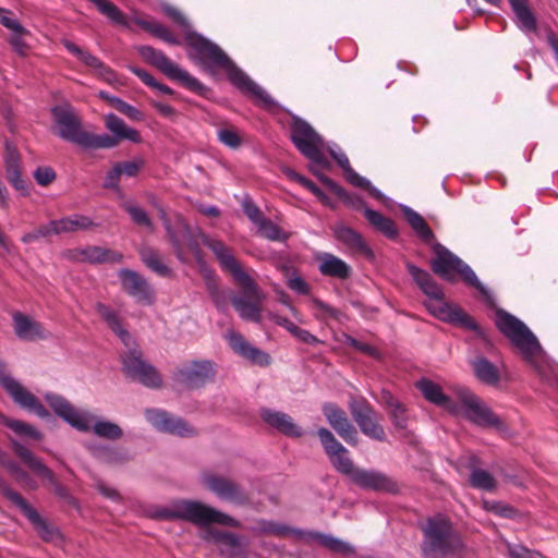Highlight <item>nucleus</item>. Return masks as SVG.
I'll return each mask as SVG.
<instances>
[{"label":"nucleus","mask_w":558,"mask_h":558,"mask_svg":"<svg viewBox=\"0 0 558 558\" xmlns=\"http://www.w3.org/2000/svg\"><path fill=\"white\" fill-rule=\"evenodd\" d=\"M495 324L498 330L519 350L524 361L541 374L545 363V353L527 326L502 310L496 312Z\"/></svg>","instance_id":"nucleus-4"},{"label":"nucleus","mask_w":558,"mask_h":558,"mask_svg":"<svg viewBox=\"0 0 558 558\" xmlns=\"http://www.w3.org/2000/svg\"><path fill=\"white\" fill-rule=\"evenodd\" d=\"M145 417L159 432L181 437H190L196 434L195 428L187 422L162 410L147 409Z\"/></svg>","instance_id":"nucleus-15"},{"label":"nucleus","mask_w":558,"mask_h":558,"mask_svg":"<svg viewBox=\"0 0 558 558\" xmlns=\"http://www.w3.org/2000/svg\"><path fill=\"white\" fill-rule=\"evenodd\" d=\"M364 214L368 222L374 228H376L377 230H379L389 238H395L397 235V229L391 219L383 216L379 211L369 208H366Z\"/></svg>","instance_id":"nucleus-42"},{"label":"nucleus","mask_w":558,"mask_h":558,"mask_svg":"<svg viewBox=\"0 0 558 558\" xmlns=\"http://www.w3.org/2000/svg\"><path fill=\"white\" fill-rule=\"evenodd\" d=\"M158 210H159V216H160L161 220L163 221V225H165V227H166V229H167V232H168V234H169V235H170V238H171V241H172V244H173V246H174V248H175V252H177L178 257H179L181 260H185V255H186L187 253H191V254H193L195 257H198V255H199V248H198V245H197L194 241L190 240V241H189V243H187L186 248H184V247L180 244V242H179V240L175 238V235L172 233L171 228H170V223H169V219H168V217H167V215H166L165 209H163L162 207H159V208H158Z\"/></svg>","instance_id":"nucleus-38"},{"label":"nucleus","mask_w":558,"mask_h":558,"mask_svg":"<svg viewBox=\"0 0 558 558\" xmlns=\"http://www.w3.org/2000/svg\"><path fill=\"white\" fill-rule=\"evenodd\" d=\"M319 260V271L324 276L347 279L351 275V267L344 260L330 253L322 254Z\"/></svg>","instance_id":"nucleus-35"},{"label":"nucleus","mask_w":558,"mask_h":558,"mask_svg":"<svg viewBox=\"0 0 558 558\" xmlns=\"http://www.w3.org/2000/svg\"><path fill=\"white\" fill-rule=\"evenodd\" d=\"M143 58L158 68L168 77L180 82L187 89L204 94L206 87L189 72L181 69L177 63L171 61L163 52L151 47L145 46L140 49Z\"/></svg>","instance_id":"nucleus-11"},{"label":"nucleus","mask_w":558,"mask_h":558,"mask_svg":"<svg viewBox=\"0 0 558 558\" xmlns=\"http://www.w3.org/2000/svg\"><path fill=\"white\" fill-rule=\"evenodd\" d=\"M333 231L336 239L341 242L350 253L371 255V250L366 242L355 230L347 226H338Z\"/></svg>","instance_id":"nucleus-34"},{"label":"nucleus","mask_w":558,"mask_h":558,"mask_svg":"<svg viewBox=\"0 0 558 558\" xmlns=\"http://www.w3.org/2000/svg\"><path fill=\"white\" fill-rule=\"evenodd\" d=\"M298 534L306 535L308 539H313L333 551L345 553V551L351 550V547L349 544H347L338 538H335L330 535H326V534L318 533V532H308V533L298 532Z\"/></svg>","instance_id":"nucleus-45"},{"label":"nucleus","mask_w":558,"mask_h":558,"mask_svg":"<svg viewBox=\"0 0 558 558\" xmlns=\"http://www.w3.org/2000/svg\"><path fill=\"white\" fill-rule=\"evenodd\" d=\"M0 23L11 32H22L23 25L8 10L0 9Z\"/></svg>","instance_id":"nucleus-59"},{"label":"nucleus","mask_w":558,"mask_h":558,"mask_svg":"<svg viewBox=\"0 0 558 558\" xmlns=\"http://www.w3.org/2000/svg\"><path fill=\"white\" fill-rule=\"evenodd\" d=\"M64 257L73 262L120 263L123 258L119 252L110 251L100 246H86L81 248L68 250L63 253Z\"/></svg>","instance_id":"nucleus-26"},{"label":"nucleus","mask_w":558,"mask_h":558,"mask_svg":"<svg viewBox=\"0 0 558 558\" xmlns=\"http://www.w3.org/2000/svg\"><path fill=\"white\" fill-rule=\"evenodd\" d=\"M97 313L106 320L108 326L122 339L125 344L131 340L130 335L122 328L117 314L102 303L96 305Z\"/></svg>","instance_id":"nucleus-41"},{"label":"nucleus","mask_w":558,"mask_h":558,"mask_svg":"<svg viewBox=\"0 0 558 558\" xmlns=\"http://www.w3.org/2000/svg\"><path fill=\"white\" fill-rule=\"evenodd\" d=\"M156 517L168 520H184L196 525L217 523L225 526L239 527L240 522L234 518L199 501L177 500L156 511Z\"/></svg>","instance_id":"nucleus-8"},{"label":"nucleus","mask_w":558,"mask_h":558,"mask_svg":"<svg viewBox=\"0 0 558 558\" xmlns=\"http://www.w3.org/2000/svg\"><path fill=\"white\" fill-rule=\"evenodd\" d=\"M13 327L15 335L22 340L35 341L47 336L38 322L21 313L13 315Z\"/></svg>","instance_id":"nucleus-33"},{"label":"nucleus","mask_w":558,"mask_h":558,"mask_svg":"<svg viewBox=\"0 0 558 558\" xmlns=\"http://www.w3.org/2000/svg\"><path fill=\"white\" fill-rule=\"evenodd\" d=\"M121 177H122V174L120 172V168H118V166L116 163L111 168V170L108 171L105 182H104V187L118 191L119 190V181H120Z\"/></svg>","instance_id":"nucleus-61"},{"label":"nucleus","mask_w":558,"mask_h":558,"mask_svg":"<svg viewBox=\"0 0 558 558\" xmlns=\"http://www.w3.org/2000/svg\"><path fill=\"white\" fill-rule=\"evenodd\" d=\"M34 178L39 185L46 186L56 179V173L50 167H39L35 170Z\"/></svg>","instance_id":"nucleus-57"},{"label":"nucleus","mask_w":558,"mask_h":558,"mask_svg":"<svg viewBox=\"0 0 558 558\" xmlns=\"http://www.w3.org/2000/svg\"><path fill=\"white\" fill-rule=\"evenodd\" d=\"M218 140L230 148H238L241 145V137L233 129H220L217 133Z\"/></svg>","instance_id":"nucleus-53"},{"label":"nucleus","mask_w":558,"mask_h":558,"mask_svg":"<svg viewBox=\"0 0 558 558\" xmlns=\"http://www.w3.org/2000/svg\"><path fill=\"white\" fill-rule=\"evenodd\" d=\"M215 367L209 361H195L181 367L177 374V381L189 388H196L213 379Z\"/></svg>","instance_id":"nucleus-18"},{"label":"nucleus","mask_w":558,"mask_h":558,"mask_svg":"<svg viewBox=\"0 0 558 558\" xmlns=\"http://www.w3.org/2000/svg\"><path fill=\"white\" fill-rule=\"evenodd\" d=\"M124 209L128 211V214L131 216L132 220L136 225L144 226L149 230L154 229L150 218L143 208L133 204H126L124 205Z\"/></svg>","instance_id":"nucleus-50"},{"label":"nucleus","mask_w":558,"mask_h":558,"mask_svg":"<svg viewBox=\"0 0 558 558\" xmlns=\"http://www.w3.org/2000/svg\"><path fill=\"white\" fill-rule=\"evenodd\" d=\"M424 558H447L462 548V541L451 522L441 514L428 518L422 526Z\"/></svg>","instance_id":"nucleus-7"},{"label":"nucleus","mask_w":558,"mask_h":558,"mask_svg":"<svg viewBox=\"0 0 558 558\" xmlns=\"http://www.w3.org/2000/svg\"><path fill=\"white\" fill-rule=\"evenodd\" d=\"M62 45L70 53L75 56L86 66L94 69L97 74L106 81L113 78V72L89 51L80 48L77 45L66 39L62 40Z\"/></svg>","instance_id":"nucleus-32"},{"label":"nucleus","mask_w":558,"mask_h":558,"mask_svg":"<svg viewBox=\"0 0 558 558\" xmlns=\"http://www.w3.org/2000/svg\"><path fill=\"white\" fill-rule=\"evenodd\" d=\"M52 116L58 126V135L68 142L83 148L99 149L113 148L122 141L141 143L142 137L137 130L129 126L121 118L113 113L105 116V126L108 134H94L82 128L80 117L69 107H54Z\"/></svg>","instance_id":"nucleus-1"},{"label":"nucleus","mask_w":558,"mask_h":558,"mask_svg":"<svg viewBox=\"0 0 558 558\" xmlns=\"http://www.w3.org/2000/svg\"><path fill=\"white\" fill-rule=\"evenodd\" d=\"M483 507L485 510L494 512L501 517H510L513 512L512 508L498 501L484 500Z\"/></svg>","instance_id":"nucleus-58"},{"label":"nucleus","mask_w":558,"mask_h":558,"mask_svg":"<svg viewBox=\"0 0 558 558\" xmlns=\"http://www.w3.org/2000/svg\"><path fill=\"white\" fill-rule=\"evenodd\" d=\"M383 398L391 411L395 424L399 427H404L405 410L403 405L387 391L383 392Z\"/></svg>","instance_id":"nucleus-47"},{"label":"nucleus","mask_w":558,"mask_h":558,"mask_svg":"<svg viewBox=\"0 0 558 558\" xmlns=\"http://www.w3.org/2000/svg\"><path fill=\"white\" fill-rule=\"evenodd\" d=\"M185 41L192 49L190 57L203 65L227 66L229 64L228 56L214 43L202 35L189 31L185 34Z\"/></svg>","instance_id":"nucleus-12"},{"label":"nucleus","mask_w":558,"mask_h":558,"mask_svg":"<svg viewBox=\"0 0 558 558\" xmlns=\"http://www.w3.org/2000/svg\"><path fill=\"white\" fill-rule=\"evenodd\" d=\"M472 365L476 377L481 381L487 385H496L499 381V372L488 360L481 357L475 360Z\"/></svg>","instance_id":"nucleus-37"},{"label":"nucleus","mask_w":558,"mask_h":558,"mask_svg":"<svg viewBox=\"0 0 558 558\" xmlns=\"http://www.w3.org/2000/svg\"><path fill=\"white\" fill-rule=\"evenodd\" d=\"M470 484L477 489L492 492L496 488L494 476L482 469L473 468L470 474Z\"/></svg>","instance_id":"nucleus-46"},{"label":"nucleus","mask_w":558,"mask_h":558,"mask_svg":"<svg viewBox=\"0 0 558 558\" xmlns=\"http://www.w3.org/2000/svg\"><path fill=\"white\" fill-rule=\"evenodd\" d=\"M118 168H120V172L123 175L126 177H135L140 169L143 166V162L141 160L138 161H126V162H118Z\"/></svg>","instance_id":"nucleus-63"},{"label":"nucleus","mask_w":558,"mask_h":558,"mask_svg":"<svg viewBox=\"0 0 558 558\" xmlns=\"http://www.w3.org/2000/svg\"><path fill=\"white\" fill-rule=\"evenodd\" d=\"M259 530L263 533L277 536H283L292 532L290 527L270 521H262L259 523Z\"/></svg>","instance_id":"nucleus-55"},{"label":"nucleus","mask_w":558,"mask_h":558,"mask_svg":"<svg viewBox=\"0 0 558 558\" xmlns=\"http://www.w3.org/2000/svg\"><path fill=\"white\" fill-rule=\"evenodd\" d=\"M130 70L138 77L142 80V82L144 84H146L147 86L158 90L159 93L161 94H166V95H172L173 94V90L167 86V85H163L159 82H157L148 72H146L145 70H142V69H138V68H130Z\"/></svg>","instance_id":"nucleus-48"},{"label":"nucleus","mask_w":558,"mask_h":558,"mask_svg":"<svg viewBox=\"0 0 558 558\" xmlns=\"http://www.w3.org/2000/svg\"><path fill=\"white\" fill-rule=\"evenodd\" d=\"M260 416L270 427L289 437H301L302 428L287 413L264 409Z\"/></svg>","instance_id":"nucleus-29"},{"label":"nucleus","mask_w":558,"mask_h":558,"mask_svg":"<svg viewBox=\"0 0 558 558\" xmlns=\"http://www.w3.org/2000/svg\"><path fill=\"white\" fill-rule=\"evenodd\" d=\"M351 481L364 489L385 493L398 492V485L389 476L374 470L357 469Z\"/></svg>","instance_id":"nucleus-23"},{"label":"nucleus","mask_w":558,"mask_h":558,"mask_svg":"<svg viewBox=\"0 0 558 558\" xmlns=\"http://www.w3.org/2000/svg\"><path fill=\"white\" fill-rule=\"evenodd\" d=\"M46 400L54 413L80 432L90 428L100 438L117 440L123 436L122 428L110 421L96 418L87 411L76 410L68 400L58 395H46Z\"/></svg>","instance_id":"nucleus-6"},{"label":"nucleus","mask_w":558,"mask_h":558,"mask_svg":"<svg viewBox=\"0 0 558 558\" xmlns=\"http://www.w3.org/2000/svg\"><path fill=\"white\" fill-rule=\"evenodd\" d=\"M454 392L458 398L456 403L460 409L454 415H461L476 426L494 428L502 435L508 434L509 429L504 421L469 388L457 387Z\"/></svg>","instance_id":"nucleus-9"},{"label":"nucleus","mask_w":558,"mask_h":558,"mask_svg":"<svg viewBox=\"0 0 558 558\" xmlns=\"http://www.w3.org/2000/svg\"><path fill=\"white\" fill-rule=\"evenodd\" d=\"M140 256L142 262L157 275L161 277L170 276V268L163 264L158 253L151 247H142L140 250Z\"/></svg>","instance_id":"nucleus-39"},{"label":"nucleus","mask_w":558,"mask_h":558,"mask_svg":"<svg viewBox=\"0 0 558 558\" xmlns=\"http://www.w3.org/2000/svg\"><path fill=\"white\" fill-rule=\"evenodd\" d=\"M432 270L446 280H453L456 275H460L471 287L485 293V288L476 277L475 272L442 245L435 246V258L430 262Z\"/></svg>","instance_id":"nucleus-10"},{"label":"nucleus","mask_w":558,"mask_h":558,"mask_svg":"<svg viewBox=\"0 0 558 558\" xmlns=\"http://www.w3.org/2000/svg\"><path fill=\"white\" fill-rule=\"evenodd\" d=\"M3 494L31 521V523L34 525V527L38 532V534L44 539L48 541V539L52 538L53 531L41 519V517L38 514V512L27 502V500L22 497L21 494H19L15 490H12L10 488H4Z\"/></svg>","instance_id":"nucleus-24"},{"label":"nucleus","mask_w":558,"mask_h":558,"mask_svg":"<svg viewBox=\"0 0 558 558\" xmlns=\"http://www.w3.org/2000/svg\"><path fill=\"white\" fill-rule=\"evenodd\" d=\"M14 451L23 460V462L40 478L47 482L56 494L61 497L66 495L65 489L59 484L52 471L47 468L40 459L36 458L25 446L14 441Z\"/></svg>","instance_id":"nucleus-22"},{"label":"nucleus","mask_w":558,"mask_h":558,"mask_svg":"<svg viewBox=\"0 0 558 558\" xmlns=\"http://www.w3.org/2000/svg\"><path fill=\"white\" fill-rule=\"evenodd\" d=\"M201 483L221 500L235 505H244L247 502V496L242 488L228 477L211 472H204L201 475Z\"/></svg>","instance_id":"nucleus-13"},{"label":"nucleus","mask_w":558,"mask_h":558,"mask_svg":"<svg viewBox=\"0 0 558 558\" xmlns=\"http://www.w3.org/2000/svg\"><path fill=\"white\" fill-rule=\"evenodd\" d=\"M0 383L7 392L12 397L14 402L19 405L34 412L39 417H46L49 415L48 411L40 403V401L27 389H25L17 380L10 376H1Z\"/></svg>","instance_id":"nucleus-17"},{"label":"nucleus","mask_w":558,"mask_h":558,"mask_svg":"<svg viewBox=\"0 0 558 558\" xmlns=\"http://www.w3.org/2000/svg\"><path fill=\"white\" fill-rule=\"evenodd\" d=\"M7 468L12 472L16 481L31 489H35L37 487L36 483L28 476V474L21 470L14 462H8Z\"/></svg>","instance_id":"nucleus-56"},{"label":"nucleus","mask_w":558,"mask_h":558,"mask_svg":"<svg viewBox=\"0 0 558 558\" xmlns=\"http://www.w3.org/2000/svg\"><path fill=\"white\" fill-rule=\"evenodd\" d=\"M163 12L186 34L191 29L190 23L186 17L175 8L165 5Z\"/></svg>","instance_id":"nucleus-54"},{"label":"nucleus","mask_w":558,"mask_h":558,"mask_svg":"<svg viewBox=\"0 0 558 558\" xmlns=\"http://www.w3.org/2000/svg\"><path fill=\"white\" fill-rule=\"evenodd\" d=\"M134 21L143 29L149 32L150 34L162 39L166 43L172 45H177L179 43L178 39L173 36V34L166 26L161 25L156 21L143 19H135Z\"/></svg>","instance_id":"nucleus-43"},{"label":"nucleus","mask_w":558,"mask_h":558,"mask_svg":"<svg viewBox=\"0 0 558 558\" xmlns=\"http://www.w3.org/2000/svg\"><path fill=\"white\" fill-rule=\"evenodd\" d=\"M317 435L335 469L351 480L359 468L354 466L348 450L329 429L322 427L317 430Z\"/></svg>","instance_id":"nucleus-14"},{"label":"nucleus","mask_w":558,"mask_h":558,"mask_svg":"<svg viewBox=\"0 0 558 558\" xmlns=\"http://www.w3.org/2000/svg\"><path fill=\"white\" fill-rule=\"evenodd\" d=\"M291 335L295 337L299 341L306 344L316 345L320 342L316 336L312 335L310 331L305 329L299 328L298 326L294 327Z\"/></svg>","instance_id":"nucleus-62"},{"label":"nucleus","mask_w":558,"mask_h":558,"mask_svg":"<svg viewBox=\"0 0 558 558\" xmlns=\"http://www.w3.org/2000/svg\"><path fill=\"white\" fill-rule=\"evenodd\" d=\"M243 211L255 226H257L264 219L259 208L251 201L243 202Z\"/></svg>","instance_id":"nucleus-60"},{"label":"nucleus","mask_w":558,"mask_h":558,"mask_svg":"<svg viewBox=\"0 0 558 558\" xmlns=\"http://www.w3.org/2000/svg\"><path fill=\"white\" fill-rule=\"evenodd\" d=\"M290 138L299 151L313 162L311 171L324 184L337 194L342 195L343 190L336 182L319 173L320 169H328L330 166L323 153L324 143L320 135L306 121L294 118L291 124Z\"/></svg>","instance_id":"nucleus-5"},{"label":"nucleus","mask_w":558,"mask_h":558,"mask_svg":"<svg viewBox=\"0 0 558 558\" xmlns=\"http://www.w3.org/2000/svg\"><path fill=\"white\" fill-rule=\"evenodd\" d=\"M330 155L337 161V163L343 169L348 181L355 186H368L369 181L359 175L350 166V161L347 155L339 150L330 149Z\"/></svg>","instance_id":"nucleus-40"},{"label":"nucleus","mask_w":558,"mask_h":558,"mask_svg":"<svg viewBox=\"0 0 558 558\" xmlns=\"http://www.w3.org/2000/svg\"><path fill=\"white\" fill-rule=\"evenodd\" d=\"M4 424L10 428L12 429L13 432H15L16 434L19 435H25V436H29L34 439H40L41 435L39 432H37L35 428H33L31 425L26 424V423H23L21 421H16V420H9L7 418L4 421Z\"/></svg>","instance_id":"nucleus-52"},{"label":"nucleus","mask_w":558,"mask_h":558,"mask_svg":"<svg viewBox=\"0 0 558 558\" xmlns=\"http://www.w3.org/2000/svg\"><path fill=\"white\" fill-rule=\"evenodd\" d=\"M228 73L229 80L233 85L241 88L244 92L250 93L256 98L260 99L265 104H270V96L256 83H254L244 72L238 69L229 59L227 66H220Z\"/></svg>","instance_id":"nucleus-28"},{"label":"nucleus","mask_w":558,"mask_h":558,"mask_svg":"<svg viewBox=\"0 0 558 558\" xmlns=\"http://www.w3.org/2000/svg\"><path fill=\"white\" fill-rule=\"evenodd\" d=\"M226 339L230 348L242 357L260 366H267L270 364L269 354L256 347H253L240 332L230 330L226 335Z\"/></svg>","instance_id":"nucleus-25"},{"label":"nucleus","mask_w":558,"mask_h":558,"mask_svg":"<svg viewBox=\"0 0 558 558\" xmlns=\"http://www.w3.org/2000/svg\"><path fill=\"white\" fill-rule=\"evenodd\" d=\"M256 227L258 232L268 240L280 241L287 239L286 235H282L279 227L269 219L264 218Z\"/></svg>","instance_id":"nucleus-49"},{"label":"nucleus","mask_w":558,"mask_h":558,"mask_svg":"<svg viewBox=\"0 0 558 558\" xmlns=\"http://www.w3.org/2000/svg\"><path fill=\"white\" fill-rule=\"evenodd\" d=\"M416 387L427 401L447 410L450 413L459 412L460 409L458 404L442 392L441 387L438 384L429 379H421L416 383Z\"/></svg>","instance_id":"nucleus-30"},{"label":"nucleus","mask_w":558,"mask_h":558,"mask_svg":"<svg viewBox=\"0 0 558 558\" xmlns=\"http://www.w3.org/2000/svg\"><path fill=\"white\" fill-rule=\"evenodd\" d=\"M509 556L510 558H543L539 554L522 546H509Z\"/></svg>","instance_id":"nucleus-64"},{"label":"nucleus","mask_w":558,"mask_h":558,"mask_svg":"<svg viewBox=\"0 0 558 558\" xmlns=\"http://www.w3.org/2000/svg\"><path fill=\"white\" fill-rule=\"evenodd\" d=\"M119 278L123 290L133 296L137 302L144 304H151L154 301V291L146 281L136 271L130 269H121L119 271Z\"/></svg>","instance_id":"nucleus-21"},{"label":"nucleus","mask_w":558,"mask_h":558,"mask_svg":"<svg viewBox=\"0 0 558 558\" xmlns=\"http://www.w3.org/2000/svg\"><path fill=\"white\" fill-rule=\"evenodd\" d=\"M28 35L29 31L22 26V32L13 31L10 36L9 43L20 56H25L28 50V45L25 41V37Z\"/></svg>","instance_id":"nucleus-51"},{"label":"nucleus","mask_w":558,"mask_h":558,"mask_svg":"<svg viewBox=\"0 0 558 558\" xmlns=\"http://www.w3.org/2000/svg\"><path fill=\"white\" fill-rule=\"evenodd\" d=\"M323 413L329 425L345 442L352 446L357 444V432L342 409L336 404L326 403L323 405Z\"/></svg>","instance_id":"nucleus-20"},{"label":"nucleus","mask_w":558,"mask_h":558,"mask_svg":"<svg viewBox=\"0 0 558 558\" xmlns=\"http://www.w3.org/2000/svg\"><path fill=\"white\" fill-rule=\"evenodd\" d=\"M403 214L410 223V226L413 228V230L424 240V241H430L434 238V233L430 230V228L427 226L424 218L416 213L415 210L405 207L403 209Z\"/></svg>","instance_id":"nucleus-44"},{"label":"nucleus","mask_w":558,"mask_h":558,"mask_svg":"<svg viewBox=\"0 0 558 558\" xmlns=\"http://www.w3.org/2000/svg\"><path fill=\"white\" fill-rule=\"evenodd\" d=\"M203 243L213 251L222 269L229 272L233 280L243 289L242 295H234L231 299V303L239 313V316L244 320L259 323L262 319L260 303L265 299L264 293L225 243L209 236H204Z\"/></svg>","instance_id":"nucleus-2"},{"label":"nucleus","mask_w":558,"mask_h":558,"mask_svg":"<svg viewBox=\"0 0 558 558\" xmlns=\"http://www.w3.org/2000/svg\"><path fill=\"white\" fill-rule=\"evenodd\" d=\"M407 268L420 289L428 296L425 306L432 315L440 320L463 326L471 330L477 329V325L468 314L460 307L445 301L441 288L426 270L413 264H408Z\"/></svg>","instance_id":"nucleus-3"},{"label":"nucleus","mask_w":558,"mask_h":558,"mask_svg":"<svg viewBox=\"0 0 558 558\" xmlns=\"http://www.w3.org/2000/svg\"><path fill=\"white\" fill-rule=\"evenodd\" d=\"M351 414L361 432L376 440L385 439V432L378 424L376 413L365 402H355L350 405Z\"/></svg>","instance_id":"nucleus-19"},{"label":"nucleus","mask_w":558,"mask_h":558,"mask_svg":"<svg viewBox=\"0 0 558 558\" xmlns=\"http://www.w3.org/2000/svg\"><path fill=\"white\" fill-rule=\"evenodd\" d=\"M517 17V24L524 32L536 29V19L526 5V0H508Z\"/></svg>","instance_id":"nucleus-36"},{"label":"nucleus","mask_w":558,"mask_h":558,"mask_svg":"<svg viewBox=\"0 0 558 558\" xmlns=\"http://www.w3.org/2000/svg\"><path fill=\"white\" fill-rule=\"evenodd\" d=\"M48 223L51 235L88 230L95 226L89 217L77 214L51 220Z\"/></svg>","instance_id":"nucleus-31"},{"label":"nucleus","mask_w":558,"mask_h":558,"mask_svg":"<svg viewBox=\"0 0 558 558\" xmlns=\"http://www.w3.org/2000/svg\"><path fill=\"white\" fill-rule=\"evenodd\" d=\"M123 371L133 380H137L149 388L161 386V377L157 371L143 361L141 353L137 351H130L123 359Z\"/></svg>","instance_id":"nucleus-16"},{"label":"nucleus","mask_w":558,"mask_h":558,"mask_svg":"<svg viewBox=\"0 0 558 558\" xmlns=\"http://www.w3.org/2000/svg\"><path fill=\"white\" fill-rule=\"evenodd\" d=\"M202 538L216 545L220 555L229 558L236 556L241 550L240 537L230 532L207 529L202 534Z\"/></svg>","instance_id":"nucleus-27"}]
</instances>
